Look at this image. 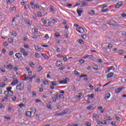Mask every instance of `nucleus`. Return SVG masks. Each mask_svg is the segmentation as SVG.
Returning a JSON list of instances; mask_svg holds the SVG:
<instances>
[{
    "mask_svg": "<svg viewBox=\"0 0 126 126\" xmlns=\"http://www.w3.org/2000/svg\"><path fill=\"white\" fill-rule=\"evenodd\" d=\"M41 22L43 23V24H44V25L47 24V21H46L44 19H41Z\"/></svg>",
    "mask_w": 126,
    "mask_h": 126,
    "instance_id": "8fccbe9b",
    "label": "nucleus"
},
{
    "mask_svg": "<svg viewBox=\"0 0 126 126\" xmlns=\"http://www.w3.org/2000/svg\"><path fill=\"white\" fill-rule=\"evenodd\" d=\"M20 50L22 54H23V53L26 51L25 49H24V48H20Z\"/></svg>",
    "mask_w": 126,
    "mask_h": 126,
    "instance_id": "de8ad7c7",
    "label": "nucleus"
},
{
    "mask_svg": "<svg viewBox=\"0 0 126 126\" xmlns=\"http://www.w3.org/2000/svg\"><path fill=\"white\" fill-rule=\"evenodd\" d=\"M89 14H92V15H94L95 14V11L93 10H91L89 12Z\"/></svg>",
    "mask_w": 126,
    "mask_h": 126,
    "instance_id": "4c0bfd02",
    "label": "nucleus"
},
{
    "mask_svg": "<svg viewBox=\"0 0 126 126\" xmlns=\"http://www.w3.org/2000/svg\"><path fill=\"white\" fill-rule=\"evenodd\" d=\"M37 8V9H40V6L38 4H35L34 6H32V8Z\"/></svg>",
    "mask_w": 126,
    "mask_h": 126,
    "instance_id": "2f4dec72",
    "label": "nucleus"
},
{
    "mask_svg": "<svg viewBox=\"0 0 126 126\" xmlns=\"http://www.w3.org/2000/svg\"><path fill=\"white\" fill-rule=\"evenodd\" d=\"M16 90L19 91H22L24 89V83H20L16 86Z\"/></svg>",
    "mask_w": 126,
    "mask_h": 126,
    "instance_id": "7ed1b4c3",
    "label": "nucleus"
},
{
    "mask_svg": "<svg viewBox=\"0 0 126 126\" xmlns=\"http://www.w3.org/2000/svg\"><path fill=\"white\" fill-rule=\"evenodd\" d=\"M15 56L17 59H21L22 58V55L20 53H16Z\"/></svg>",
    "mask_w": 126,
    "mask_h": 126,
    "instance_id": "aec40b11",
    "label": "nucleus"
},
{
    "mask_svg": "<svg viewBox=\"0 0 126 126\" xmlns=\"http://www.w3.org/2000/svg\"><path fill=\"white\" fill-rule=\"evenodd\" d=\"M98 91H101L100 90V87H97L95 89V92H98Z\"/></svg>",
    "mask_w": 126,
    "mask_h": 126,
    "instance_id": "338daca9",
    "label": "nucleus"
},
{
    "mask_svg": "<svg viewBox=\"0 0 126 126\" xmlns=\"http://www.w3.org/2000/svg\"><path fill=\"white\" fill-rule=\"evenodd\" d=\"M119 55H123V54H124V50H120L119 51Z\"/></svg>",
    "mask_w": 126,
    "mask_h": 126,
    "instance_id": "13d9d810",
    "label": "nucleus"
},
{
    "mask_svg": "<svg viewBox=\"0 0 126 126\" xmlns=\"http://www.w3.org/2000/svg\"><path fill=\"white\" fill-rule=\"evenodd\" d=\"M12 101H16V96L13 95V96L12 97Z\"/></svg>",
    "mask_w": 126,
    "mask_h": 126,
    "instance_id": "bf43d9fd",
    "label": "nucleus"
},
{
    "mask_svg": "<svg viewBox=\"0 0 126 126\" xmlns=\"http://www.w3.org/2000/svg\"><path fill=\"white\" fill-rule=\"evenodd\" d=\"M124 87H121V88H118L117 89H116L115 90V94H119V93H120L121 92V91H122V90H123Z\"/></svg>",
    "mask_w": 126,
    "mask_h": 126,
    "instance_id": "1a4fd4ad",
    "label": "nucleus"
},
{
    "mask_svg": "<svg viewBox=\"0 0 126 126\" xmlns=\"http://www.w3.org/2000/svg\"><path fill=\"white\" fill-rule=\"evenodd\" d=\"M98 110H99V111H100V113L101 114H103V113H104V109H103V107L102 106H99L98 107Z\"/></svg>",
    "mask_w": 126,
    "mask_h": 126,
    "instance_id": "393cba45",
    "label": "nucleus"
},
{
    "mask_svg": "<svg viewBox=\"0 0 126 126\" xmlns=\"http://www.w3.org/2000/svg\"><path fill=\"white\" fill-rule=\"evenodd\" d=\"M67 80H69V79H68V78H66L65 80H62L59 82V83L58 84V85H60V84H67Z\"/></svg>",
    "mask_w": 126,
    "mask_h": 126,
    "instance_id": "0eeeda50",
    "label": "nucleus"
},
{
    "mask_svg": "<svg viewBox=\"0 0 126 126\" xmlns=\"http://www.w3.org/2000/svg\"><path fill=\"white\" fill-rule=\"evenodd\" d=\"M87 110H94V109H96V106L94 107V105L92 104L88 107H87Z\"/></svg>",
    "mask_w": 126,
    "mask_h": 126,
    "instance_id": "f8f14e48",
    "label": "nucleus"
},
{
    "mask_svg": "<svg viewBox=\"0 0 126 126\" xmlns=\"http://www.w3.org/2000/svg\"><path fill=\"white\" fill-rule=\"evenodd\" d=\"M40 78L38 77L36 78V83H40Z\"/></svg>",
    "mask_w": 126,
    "mask_h": 126,
    "instance_id": "e2e57ef3",
    "label": "nucleus"
},
{
    "mask_svg": "<svg viewBox=\"0 0 126 126\" xmlns=\"http://www.w3.org/2000/svg\"><path fill=\"white\" fill-rule=\"evenodd\" d=\"M78 43H79V44H84V42H83L82 39H79Z\"/></svg>",
    "mask_w": 126,
    "mask_h": 126,
    "instance_id": "09e8293b",
    "label": "nucleus"
},
{
    "mask_svg": "<svg viewBox=\"0 0 126 126\" xmlns=\"http://www.w3.org/2000/svg\"><path fill=\"white\" fill-rule=\"evenodd\" d=\"M71 89L72 91H76V87L75 86H73L72 88H71Z\"/></svg>",
    "mask_w": 126,
    "mask_h": 126,
    "instance_id": "5fc2aeb1",
    "label": "nucleus"
},
{
    "mask_svg": "<svg viewBox=\"0 0 126 126\" xmlns=\"http://www.w3.org/2000/svg\"><path fill=\"white\" fill-rule=\"evenodd\" d=\"M18 106V107H20V108L22 109V108H25V107H26V104H24V103H21V104H19Z\"/></svg>",
    "mask_w": 126,
    "mask_h": 126,
    "instance_id": "bb28decb",
    "label": "nucleus"
},
{
    "mask_svg": "<svg viewBox=\"0 0 126 126\" xmlns=\"http://www.w3.org/2000/svg\"><path fill=\"white\" fill-rule=\"evenodd\" d=\"M78 94H79V95H77L75 97V99L77 101H79V100H81V97H82V93H80Z\"/></svg>",
    "mask_w": 126,
    "mask_h": 126,
    "instance_id": "9b49d317",
    "label": "nucleus"
},
{
    "mask_svg": "<svg viewBox=\"0 0 126 126\" xmlns=\"http://www.w3.org/2000/svg\"><path fill=\"white\" fill-rule=\"evenodd\" d=\"M85 125L86 126H91V123H86Z\"/></svg>",
    "mask_w": 126,
    "mask_h": 126,
    "instance_id": "774afa93",
    "label": "nucleus"
},
{
    "mask_svg": "<svg viewBox=\"0 0 126 126\" xmlns=\"http://www.w3.org/2000/svg\"><path fill=\"white\" fill-rule=\"evenodd\" d=\"M6 86V84L5 83H1L0 84V87L3 88Z\"/></svg>",
    "mask_w": 126,
    "mask_h": 126,
    "instance_id": "72a5a7b5",
    "label": "nucleus"
},
{
    "mask_svg": "<svg viewBox=\"0 0 126 126\" xmlns=\"http://www.w3.org/2000/svg\"><path fill=\"white\" fill-rule=\"evenodd\" d=\"M26 116H27L28 118H31V117H32V112H31V111H27Z\"/></svg>",
    "mask_w": 126,
    "mask_h": 126,
    "instance_id": "dca6fc26",
    "label": "nucleus"
},
{
    "mask_svg": "<svg viewBox=\"0 0 126 126\" xmlns=\"http://www.w3.org/2000/svg\"><path fill=\"white\" fill-rule=\"evenodd\" d=\"M94 96H95L94 94H92L88 95V97H91V98H94Z\"/></svg>",
    "mask_w": 126,
    "mask_h": 126,
    "instance_id": "6e6d98bb",
    "label": "nucleus"
},
{
    "mask_svg": "<svg viewBox=\"0 0 126 126\" xmlns=\"http://www.w3.org/2000/svg\"><path fill=\"white\" fill-rule=\"evenodd\" d=\"M107 69H108V71L107 72H110V70H112V69L113 70H116V68H115V67H114V66H111L110 67H107Z\"/></svg>",
    "mask_w": 126,
    "mask_h": 126,
    "instance_id": "6ab92c4d",
    "label": "nucleus"
},
{
    "mask_svg": "<svg viewBox=\"0 0 126 126\" xmlns=\"http://www.w3.org/2000/svg\"><path fill=\"white\" fill-rule=\"evenodd\" d=\"M31 110L32 112V113H34V114H35V113H36V112H37V110L35 108H32L31 109Z\"/></svg>",
    "mask_w": 126,
    "mask_h": 126,
    "instance_id": "603ef678",
    "label": "nucleus"
},
{
    "mask_svg": "<svg viewBox=\"0 0 126 126\" xmlns=\"http://www.w3.org/2000/svg\"><path fill=\"white\" fill-rule=\"evenodd\" d=\"M80 126L79 123H77L76 124L70 123L69 124H68L66 126Z\"/></svg>",
    "mask_w": 126,
    "mask_h": 126,
    "instance_id": "a878e982",
    "label": "nucleus"
},
{
    "mask_svg": "<svg viewBox=\"0 0 126 126\" xmlns=\"http://www.w3.org/2000/svg\"><path fill=\"white\" fill-rule=\"evenodd\" d=\"M96 122L98 126H102V125H104V123H103V122H101L100 121L97 120Z\"/></svg>",
    "mask_w": 126,
    "mask_h": 126,
    "instance_id": "473e14b6",
    "label": "nucleus"
},
{
    "mask_svg": "<svg viewBox=\"0 0 126 126\" xmlns=\"http://www.w3.org/2000/svg\"><path fill=\"white\" fill-rule=\"evenodd\" d=\"M34 57L36 58H40V54H39L38 53H35L34 54Z\"/></svg>",
    "mask_w": 126,
    "mask_h": 126,
    "instance_id": "e433bc0d",
    "label": "nucleus"
},
{
    "mask_svg": "<svg viewBox=\"0 0 126 126\" xmlns=\"http://www.w3.org/2000/svg\"><path fill=\"white\" fill-rule=\"evenodd\" d=\"M49 10L52 12L53 13H56V10H55V9L53 7V6H51L50 8L49 9Z\"/></svg>",
    "mask_w": 126,
    "mask_h": 126,
    "instance_id": "c85d7f7f",
    "label": "nucleus"
},
{
    "mask_svg": "<svg viewBox=\"0 0 126 126\" xmlns=\"http://www.w3.org/2000/svg\"><path fill=\"white\" fill-rule=\"evenodd\" d=\"M42 69H43V67L41 66H39L38 68H37L38 72H40V71H41Z\"/></svg>",
    "mask_w": 126,
    "mask_h": 126,
    "instance_id": "37998d69",
    "label": "nucleus"
},
{
    "mask_svg": "<svg viewBox=\"0 0 126 126\" xmlns=\"http://www.w3.org/2000/svg\"><path fill=\"white\" fill-rule=\"evenodd\" d=\"M25 23H26V24H28L29 26H31V25H32V23H30V20L29 19H26L25 20Z\"/></svg>",
    "mask_w": 126,
    "mask_h": 126,
    "instance_id": "412c9836",
    "label": "nucleus"
},
{
    "mask_svg": "<svg viewBox=\"0 0 126 126\" xmlns=\"http://www.w3.org/2000/svg\"><path fill=\"white\" fill-rule=\"evenodd\" d=\"M108 23L109 25H111V26H116V25H117V23L114 21H110Z\"/></svg>",
    "mask_w": 126,
    "mask_h": 126,
    "instance_id": "f3484780",
    "label": "nucleus"
},
{
    "mask_svg": "<svg viewBox=\"0 0 126 126\" xmlns=\"http://www.w3.org/2000/svg\"><path fill=\"white\" fill-rule=\"evenodd\" d=\"M32 97H36L37 95L35 91H32Z\"/></svg>",
    "mask_w": 126,
    "mask_h": 126,
    "instance_id": "864d4df0",
    "label": "nucleus"
},
{
    "mask_svg": "<svg viewBox=\"0 0 126 126\" xmlns=\"http://www.w3.org/2000/svg\"><path fill=\"white\" fill-rule=\"evenodd\" d=\"M66 114V110H63L61 113H56L55 115L56 116H63V115H65Z\"/></svg>",
    "mask_w": 126,
    "mask_h": 126,
    "instance_id": "2eb2a0df",
    "label": "nucleus"
},
{
    "mask_svg": "<svg viewBox=\"0 0 126 126\" xmlns=\"http://www.w3.org/2000/svg\"><path fill=\"white\" fill-rule=\"evenodd\" d=\"M7 67L9 68V69H12V68L13 67V65L12 64H9L7 66Z\"/></svg>",
    "mask_w": 126,
    "mask_h": 126,
    "instance_id": "f704fd0d",
    "label": "nucleus"
},
{
    "mask_svg": "<svg viewBox=\"0 0 126 126\" xmlns=\"http://www.w3.org/2000/svg\"><path fill=\"white\" fill-rule=\"evenodd\" d=\"M74 74L75 75H76V76H79L80 73H79L78 71H74Z\"/></svg>",
    "mask_w": 126,
    "mask_h": 126,
    "instance_id": "a19ab883",
    "label": "nucleus"
},
{
    "mask_svg": "<svg viewBox=\"0 0 126 126\" xmlns=\"http://www.w3.org/2000/svg\"><path fill=\"white\" fill-rule=\"evenodd\" d=\"M29 64H30V65H31V66L32 67H33V66H34V65H35V64H34V63H33V62H30V63H29Z\"/></svg>",
    "mask_w": 126,
    "mask_h": 126,
    "instance_id": "69168bd1",
    "label": "nucleus"
},
{
    "mask_svg": "<svg viewBox=\"0 0 126 126\" xmlns=\"http://www.w3.org/2000/svg\"><path fill=\"white\" fill-rule=\"evenodd\" d=\"M64 97V96L63 94H56V95H54L52 97V100L54 102H57V100L60 101L61 99H63Z\"/></svg>",
    "mask_w": 126,
    "mask_h": 126,
    "instance_id": "f257e3e1",
    "label": "nucleus"
},
{
    "mask_svg": "<svg viewBox=\"0 0 126 126\" xmlns=\"http://www.w3.org/2000/svg\"><path fill=\"white\" fill-rule=\"evenodd\" d=\"M46 107L48 108V109H50V110H52L53 109V107H52V102L49 101L47 104Z\"/></svg>",
    "mask_w": 126,
    "mask_h": 126,
    "instance_id": "4468645a",
    "label": "nucleus"
},
{
    "mask_svg": "<svg viewBox=\"0 0 126 126\" xmlns=\"http://www.w3.org/2000/svg\"><path fill=\"white\" fill-rule=\"evenodd\" d=\"M4 93L5 95H7V97H10V96L13 95V92H12V91L4 92Z\"/></svg>",
    "mask_w": 126,
    "mask_h": 126,
    "instance_id": "423d86ee",
    "label": "nucleus"
},
{
    "mask_svg": "<svg viewBox=\"0 0 126 126\" xmlns=\"http://www.w3.org/2000/svg\"><path fill=\"white\" fill-rule=\"evenodd\" d=\"M43 83L44 85H49V81H43Z\"/></svg>",
    "mask_w": 126,
    "mask_h": 126,
    "instance_id": "c03bdc74",
    "label": "nucleus"
},
{
    "mask_svg": "<svg viewBox=\"0 0 126 126\" xmlns=\"http://www.w3.org/2000/svg\"><path fill=\"white\" fill-rule=\"evenodd\" d=\"M92 119H93V120H98V119H99V115L96 113H94Z\"/></svg>",
    "mask_w": 126,
    "mask_h": 126,
    "instance_id": "a211bd4d",
    "label": "nucleus"
},
{
    "mask_svg": "<svg viewBox=\"0 0 126 126\" xmlns=\"http://www.w3.org/2000/svg\"><path fill=\"white\" fill-rule=\"evenodd\" d=\"M114 73H113V72H110V73H109L108 74H107V77H108V78H111V77H112V76H114Z\"/></svg>",
    "mask_w": 126,
    "mask_h": 126,
    "instance_id": "5701e85b",
    "label": "nucleus"
},
{
    "mask_svg": "<svg viewBox=\"0 0 126 126\" xmlns=\"http://www.w3.org/2000/svg\"><path fill=\"white\" fill-rule=\"evenodd\" d=\"M80 78H82V77H84V80H85V81H88V78L87 77V75H86V74L81 75L80 76Z\"/></svg>",
    "mask_w": 126,
    "mask_h": 126,
    "instance_id": "ddd939ff",
    "label": "nucleus"
},
{
    "mask_svg": "<svg viewBox=\"0 0 126 126\" xmlns=\"http://www.w3.org/2000/svg\"><path fill=\"white\" fill-rule=\"evenodd\" d=\"M11 89H12V87H8L6 88V90L5 92H8V91H11Z\"/></svg>",
    "mask_w": 126,
    "mask_h": 126,
    "instance_id": "58836bf2",
    "label": "nucleus"
},
{
    "mask_svg": "<svg viewBox=\"0 0 126 126\" xmlns=\"http://www.w3.org/2000/svg\"><path fill=\"white\" fill-rule=\"evenodd\" d=\"M106 119L107 120V121H111V120H112V118L110 116H106Z\"/></svg>",
    "mask_w": 126,
    "mask_h": 126,
    "instance_id": "4d7b16f0",
    "label": "nucleus"
},
{
    "mask_svg": "<svg viewBox=\"0 0 126 126\" xmlns=\"http://www.w3.org/2000/svg\"><path fill=\"white\" fill-rule=\"evenodd\" d=\"M23 76L24 77V79H23L24 81H26L27 80H28V81H29L30 82H32V78L30 77L29 76H26V74H24L23 75Z\"/></svg>",
    "mask_w": 126,
    "mask_h": 126,
    "instance_id": "20e7f679",
    "label": "nucleus"
},
{
    "mask_svg": "<svg viewBox=\"0 0 126 126\" xmlns=\"http://www.w3.org/2000/svg\"><path fill=\"white\" fill-rule=\"evenodd\" d=\"M110 97H111V94L109 93L106 94L105 96V99L108 100Z\"/></svg>",
    "mask_w": 126,
    "mask_h": 126,
    "instance_id": "cd10ccee",
    "label": "nucleus"
},
{
    "mask_svg": "<svg viewBox=\"0 0 126 126\" xmlns=\"http://www.w3.org/2000/svg\"><path fill=\"white\" fill-rule=\"evenodd\" d=\"M98 7L100 8H102L101 10V12H108V11L109 10V9H104L105 8V7H108V6L106 4H101L98 6Z\"/></svg>",
    "mask_w": 126,
    "mask_h": 126,
    "instance_id": "f03ea898",
    "label": "nucleus"
},
{
    "mask_svg": "<svg viewBox=\"0 0 126 126\" xmlns=\"http://www.w3.org/2000/svg\"><path fill=\"white\" fill-rule=\"evenodd\" d=\"M12 35L15 37H16V36H17V33H16V32L14 31L12 32Z\"/></svg>",
    "mask_w": 126,
    "mask_h": 126,
    "instance_id": "49530a36",
    "label": "nucleus"
},
{
    "mask_svg": "<svg viewBox=\"0 0 126 126\" xmlns=\"http://www.w3.org/2000/svg\"><path fill=\"white\" fill-rule=\"evenodd\" d=\"M93 68H94V69L95 70H99V68L98 67V66L96 65H94V66L93 67Z\"/></svg>",
    "mask_w": 126,
    "mask_h": 126,
    "instance_id": "c9c22d12",
    "label": "nucleus"
},
{
    "mask_svg": "<svg viewBox=\"0 0 126 126\" xmlns=\"http://www.w3.org/2000/svg\"><path fill=\"white\" fill-rule=\"evenodd\" d=\"M112 48H113V45H112V44H109L108 45V49H112Z\"/></svg>",
    "mask_w": 126,
    "mask_h": 126,
    "instance_id": "680f3d73",
    "label": "nucleus"
},
{
    "mask_svg": "<svg viewBox=\"0 0 126 126\" xmlns=\"http://www.w3.org/2000/svg\"><path fill=\"white\" fill-rule=\"evenodd\" d=\"M24 57H27L28 56V52L26 51L23 53Z\"/></svg>",
    "mask_w": 126,
    "mask_h": 126,
    "instance_id": "a18cd8bd",
    "label": "nucleus"
},
{
    "mask_svg": "<svg viewBox=\"0 0 126 126\" xmlns=\"http://www.w3.org/2000/svg\"><path fill=\"white\" fill-rule=\"evenodd\" d=\"M56 65L58 67L62 66V65H63V63H62V62L61 61L57 62L56 63Z\"/></svg>",
    "mask_w": 126,
    "mask_h": 126,
    "instance_id": "c756f323",
    "label": "nucleus"
},
{
    "mask_svg": "<svg viewBox=\"0 0 126 126\" xmlns=\"http://www.w3.org/2000/svg\"><path fill=\"white\" fill-rule=\"evenodd\" d=\"M24 47L25 49H29V45L27 43L24 44Z\"/></svg>",
    "mask_w": 126,
    "mask_h": 126,
    "instance_id": "79ce46f5",
    "label": "nucleus"
},
{
    "mask_svg": "<svg viewBox=\"0 0 126 126\" xmlns=\"http://www.w3.org/2000/svg\"><path fill=\"white\" fill-rule=\"evenodd\" d=\"M3 108H4V105L0 103V109H3Z\"/></svg>",
    "mask_w": 126,
    "mask_h": 126,
    "instance_id": "0e129e2a",
    "label": "nucleus"
},
{
    "mask_svg": "<svg viewBox=\"0 0 126 126\" xmlns=\"http://www.w3.org/2000/svg\"><path fill=\"white\" fill-rule=\"evenodd\" d=\"M41 55L43 57V58H44V59H46V60H49V57L45 54L42 53Z\"/></svg>",
    "mask_w": 126,
    "mask_h": 126,
    "instance_id": "7c9ffc66",
    "label": "nucleus"
},
{
    "mask_svg": "<svg viewBox=\"0 0 126 126\" xmlns=\"http://www.w3.org/2000/svg\"><path fill=\"white\" fill-rule=\"evenodd\" d=\"M124 2L123 1H119L116 5V8H120L121 6H123V3Z\"/></svg>",
    "mask_w": 126,
    "mask_h": 126,
    "instance_id": "6e6552de",
    "label": "nucleus"
},
{
    "mask_svg": "<svg viewBox=\"0 0 126 126\" xmlns=\"http://www.w3.org/2000/svg\"><path fill=\"white\" fill-rule=\"evenodd\" d=\"M76 30L78 32V33H81V34H82V33H84V29L81 27L77 28Z\"/></svg>",
    "mask_w": 126,
    "mask_h": 126,
    "instance_id": "39448f33",
    "label": "nucleus"
},
{
    "mask_svg": "<svg viewBox=\"0 0 126 126\" xmlns=\"http://www.w3.org/2000/svg\"><path fill=\"white\" fill-rule=\"evenodd\" d=\"M34 49L35 50H36V51H41V50H42V48L41 47H39V45H35L34 46Z\"/></svg>",
    "mask_w": 126,
    "mask_h": 126,
    "instance_id": "b1692460",
    "label": "nucleus"
},
{
    "mask_svg": "<svg viewBox=\"0 0 126 126\" xmlns=\"http://www.w3.org/2000/svg\"><path fill=\"white\" fill-rule=\"evenodd\" d=\"M8 80V79H7L6 76L3 77V81H7Z\"/></svg>",
    "mask_w": 126,
    "mask_h": 126,
    "instance_id": "052dcab7",
    "label": "nucleus"
},
{
    "mask_svg": "<svg viewBox=\"0 0 126 126\" xmlns=\"http://www.w3.org/2000/svg\"><path fill=\"white\" fill-rule=\"evenodd\" d=\"M82 11H83V10L82 9H78L77 10V12L78 14L79 15V16H80L81 15V14H82Z\"/></svg>",
    "mask_w": 126,
    "mask_h": 126,
    "instance_id": "4be33fe9",
    "label": "nucleus"
},
{
    "mask_svg": "<svg viewBox=\"0 0 126 126\" xmlns=\"http://www.w3.org/2000/svg\"><path fill=\"white\" fill-rule=\"evenodd\" d=\"M19 82V81L18 80V79H15L11 82V85L12 86H15V85H16V84H17V83H18Z\"/></svg>",
    "mask_w": 126,
    "mask_h": 126,
    "instance_id": "9d476101",
    "label": "nucleus"
},
{
    "mask_svg": "<svg viewBox=\"0 0 126 126\" xmlns=\"http://www.w3.org/2000/svg\"><path fill=\"white\" fill-rule=\"evenodd\" d=\"M51 84L53 86H57L58 85V84H57V82L55 81L51 82Z\"/></svg>",
    "mask_w": 126,
    "mask_h": 126,
    "instance_id": "ea45409f",
    "label": "nucleus"
},
{
    "mask_svg": "<svg viewBox=\"0 0 126 126\" xmlns=\"http://www.w3.org/2000/svg\"><path fill=\"white\" fill-rule=\"evenodd\" d=\"M8 41L9 42V43H12L13 42V39H12V38H9L8 39Z\"/></svg>",
    "mask_w": 126,
    "mask_h": 126,
    "instance_id": "3c124183",
    "label": "nucleus"
}]
</instances>
